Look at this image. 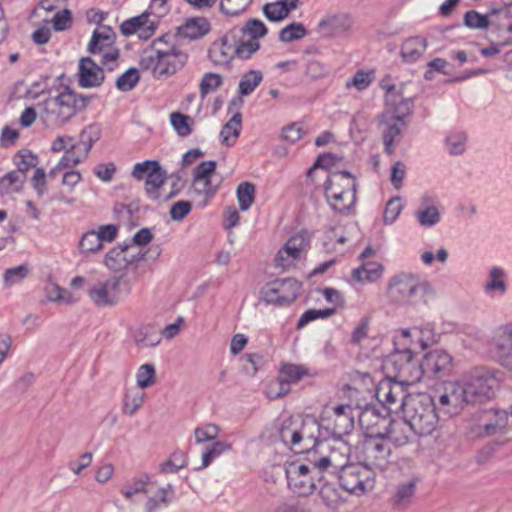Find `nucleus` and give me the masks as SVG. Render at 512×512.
I'll return each instance as SVG.
<instances>
[{
    "label": "nucleus",
    "mask_w": 512,
    "mask_h": 512,
    "mask_svg": "<svg viewBox=\"0 0 512 512\" xmlns=\"http://www.w3.org/2000/svg\"><path fill=\"white\" fill-rule=\"evenodd\" d=\"M430 327L401 328L393 337V351L384 362L390 378L413 385L421 381L420 362L413 352V337H417L422 348H426L433 339L429 336Z\"/></svg>",
    "instance_id": "f257e3e1"
},
{
    "label": "nucleus",
    "mask_w": 512,
    "mask_h": 512,
    "mask_svg": "<svg viewBox=\"0 0 512 512\" xmlns=\"http://www.w3.org/2000/svg\"><path fill=\"white\" fill-rule=\"evenodd\" d=\"M275 429L281 442L295 454L310 453L319 447V425L314 417L281 415Z\"/></svg>",
    "instance_id": "f03ea898"
},
{
    "label": "nucleus",
    "mask_w": 512,
    "mask_h": 512,
    "mask_svg": "<svg viewBox=\"0 0 512 512\" xmlns=\"http://www.w3.org/2000/svg\"><path fill=\"white\" fill-rule=\"evenodd\" d=\"M92 96H84L69 87L58 89L56 95L48 97L40 105V121L47 129H60L77 114L83 112Z\"/></svg>",
    "instance_id": "7ed1b4c3"
},
{
    "label": "nucleus",
    "mask_w": 512,
    "mask_h": 512,
    "mask_svg": "<svg viewBox=\"0 0 512 512\" xmlns=\"http://www.w3.org/2000/svg\"><path fill=\"white\" fill-rule=\"evenodd\" d=\"M403 419L413 433L431 435L438 427L440 416L432 396L427 393L409 394L403 403Z\"/></svg>",
    "instance_id": "20e7f679"
},
{
    "label": "nucleus",
    "mask_w": 512,
    "mask_h": 512,
    "mask_svg": "<svg viewBox=\"0 0 512 512\" xmlns=\"http://www.w3.org/2000/svg\"><path fill=\"white\" fill-rule=\"evenodd\" d=\"M324 197L330 208L341 215H351L357 200V182L348 171H337L323 183Z\"/></svg>",
    "instance_id": "39448f33"
},
{
    "label": "nucleus",
    "mask_w": 512,
    "mask_h": 512,
    "mask_svg": "<svg viewBox=\"0 0 512 512\" xmlns=\"http://www.w3.org/2000/svg\"><path fill=\"white\" fill-rule=\"evenodd\" d=\"M285 475L289 490L301 497L311 495L317 488V483L325 481V476L318 468L313 458L309 463L291 462L285 467Z\"/></svg>",
    "instance_id": "423d86ee"
},
{
    "label": "nucleus",
    "mask_w": 512,
    "mask_h": 512,
    "mask_svg": "<svg viewBox=\"0 0 512 512\" xmlns=\"http://www.w3.org/2000/svg\"><path fill=\"white\" fill-rule=\"evenodd\" d=\"M431 291L427 282L411 274H398L389 280L387 294L392 302L397 304L416 305Z\"/></svg>",
    "instance_id": "0eeeda50"
},
{
    "label": "nucleus",
    "mask_w": 512,
    "mask_h": 512,
    "mask_svg": "<svg viewBox=\"0 0 512 512\" xmlns=\"http://www.w3.org/2000/svg\"><path fill=\"white\" fill-rule=\"evenodd\" d=\"M239 34L240 30L230 29L220 40L212 44L208 57L215 65L228 66L235 56L249 59L257 52V45H244V42L237 38Z\"/></svg>",
    "instance_id": "6e6552de"
},
{
    "label": "nucleus",
    "mask_w": 512,
    "mask_h": 512,
    "mask_svg": "<svg viewBox=\"0 0 512 512\" xmlns=\"http://www.w3.org/2000/svg\"><path fill=\"white\" fill-rule=\"evenodd\" d=\"M409 114L408 103L401 101L396 109H386L378 116L377 125L381 131L384 151L387 155L394 154L396 145L400 143L402 132L406 127L405 118Z\"/></svg>",
    "instance_id": "1a4fd4ad"
},
{
    "label": "nucleus",
    "mask_w": 512,
    "mask_h": 512,
    "mask_svg": "<svg viewBox=\"0 0 512 512\" xmlns=\"http://www.w3.org/2000/svg\"><path fill=\"white\" fill-rule=\"evenodd\" d=\"M468 403L482 402L492 398L499 387L496 374L485 367L474 368L464 378L457 382Z\"/></svg>",
    "instance_id": "9d476101"
},
{
    "label": "nucleus",
    "mask_w": 512,
    "mask_h": 512,
    "mask_svg": "<svg viewBox=\"0 0 512 512\" xmlns=\"http://www.w3.org/2000/svg\"><path fill=\"white\" fill-rule=\"evenodd\" d=\"M188 56L177 47L167 50L156 49L153 53L143 56L140 61L143 70H150L155 78L169 77L181 69Z\"/></svg>",
    "instance_id": "9b49d317"
},
{
    "label": "nucleus",
    "mask_w": 512,
    "mask_h": 512,
    "mask_svg": "<svg viewBox=\"0 0 512 512\" xmlns=\"http://www.w3.org/2000/svg\"><path fill=\"white\" fill-rule=\"evenodd\" d=\"M301 287L295 278L277 279L261 290V297L266 304L288 306L296 300Z\"/></svg>",
    "instance_id": "f8f14e48"
},
{
    "label": "nucleus",
    "mask_w": 512,
    "mask_h": 512,
    "mask_svg": "<svg viewBox=\"0 0 512 512\" xmlns=\"http://www.w3.org/2000/svg\"><path fill=\"white\" fill-rule=\"evenodd\" d=\"M343 490L353 495H363L373 488V473L363 464H350L336 474Z\"/></svg>",
    "instance_id": "ddd939ff"
},
{
    "label": "nucleus",
    "mask_w": 512,
    "mask_h": 512,
    "mask_svg": "<svg viewBox=\"0 0 512 512\" xmlns=\"http://www.w3.org/2000/svg\"><path fill=\"white\" fill-rule=\"evenodd\" d=\"M363 465L372 470L384 471L392 463L391 447L384 437L365 440L362 448Z\"/></svg>",
    "instance_id": "4468645a"
},
{
    "label": "nucleus",
    "mask_w": 512,
    "mask_h": 512,
    "mask_svg": "<svg viewBox=\"0 0 512 512\" xmlns=\"http://www.w3.org/2000/svg\"><path fill=\"white\" fill-rule=\"evenodd\" d=\"M118 232L119 226L116 224L100 225L97 229L86 231L78 243L80 254L88 256L98 253L105 243H112L117 238Z\"/></svg>",
    "instance_id": "2eb2a0df"
},
{
    "label": "nucleus",
    "mask_w": 512,
    "mask_h": 512,
    "mask_svg": "<svg viewBox=\"0 0 512 512\" xmlns=\"http://www.w3.org/2000/svg\"><path fill=\"white\" fill-rule=\"evenodd\" d=\"M333 442V445L327 447L329 449L327 455L319 458L315 454L312 455L323 474L330 473L336 475L344 468L350 466V446L342 440H333Z\"/></svg>",
    "instance_id": "dca6fc26"
},
{
    "label": "nucleus",
    "mask_w": 512,
    "mask_h": 512,
    "mask_svg": "<svg viewBox=\"0 0 512 512\" xmlns=\"http://www.w3.org/2000/svg\"><path fill=\"white\" fill-rule=\"evenodd\" d=\"M406 383L390 378L380 383L376 390L378 400L391 413L403 412V403L408 399L406 392Z\"/></svg>",
    "instance_id": "f3484780"
},
{
    "label": "nucleus",
    "mask_w": 512,
    "mask_h": 512,
    "mask_svg": "<svg viewBox=\"0 0 512 512\" xmlns=\"http://www.w3.org/2000/svg\"><path fill=\"white\" fill-rule=\"evenodd\" d=\"M454 367L453 357L443 349L427 352L420 361L421 379L424 376L443 377L449 375Z\"/></svg>",
    "instance_id": "a211bd4d"
},
{
    "label": "nucleus",
    "mask_w": 512,
    "mask_h": 512,
    "mask_svg": "<svg viewBox=\"0 0 512 512\" xmlns=\"http://www.w3.org/2000/svg\"><path fill=\"white\" fill-rule=\"evenodd\" d=\"M318 445L323 447L329 439L341 440L343 435L349 434L354 427L353 416L322 417L318 421Z\"/></svg>",
    "instance_id": "6ab92c4d"
},
{
    "label": "nucleus",
    "mask_w": 512,
    "mask_h": 512,
    "mask_svg": "<svg viewBox=\"0 0 512 512\" xmlns=\"http://www.w3.org/2000/svg\"><path fill=\"white\" fill-rule=\"evenodd\" d=\"M489 356L504 362L512 355V322L497 327L487 342Z\"/></svg>",
    "instance_id": "aec40b11"
},
{
    "label": "nucleus",
    "mask_w": 512,
    "mask_h": 512,
    "mask_svg": "<svg viewBox=\"0 0 512 512\" xmlns=\"http://www.w3.org/2000/svg\"><path fill=\"white\" fill-rule=\"evenodd\" d=\"M120 278L112 277L98 282L88 289V295L99 307L113 306L119 298Z\"/></svg>",
    "instance_id": "412c9836"
},
{
    "label": "nucleus",
    "mask_w": 512,
    "mask_h": 512,
    "mask_svg": "<svg viewBox=\"0 0 512 512\" xmlns=\"http://www.w3.org/2000/svg\"><path fill=\"white\" fill-rule=\"evenodd\" d=\"M463 393L464 390L460 389L457 382L451 383L446 392L439 397L440 412L449 417L458 414L463 406L468 404Z\"/></svg>",
    "instance_id": "4be33fe9"
},
{
    "label": "nucleus",
    "mask_w": 512,
    "mask_h": 512,
    "mask_svg": "<svg viewBox=\"0 0 512 512\" xmlns=\"http://www.w3.org/2000/svg\"><path fill=\"white\" fill-rule=\"evenodd\" d=\"M79 85L83 88L98 87L104 81L103 66H99L90 57H83L79 62Z\"/></svg>",
    "instance_id": "5701e85b"
},
{
    "label": "nucleus",
    "mask_w": 512,
    "mask_h": 512,
    "mask_svg": "<svg viewBox=\"0 0 512 512\" xmlns=\"http://www.w3.org/2000/svg\"><path fill=\"white\" fill-rule=\"evenodd\" d=\"M150 13L144 12L136 17L125 20L120 25V31L125 36L139 32L140 38L148 39L156 30V22L149 20Z\"/></svg>",
    "instance_id": "b1692460"
},
{
    "label": "nucleus",
    "mask_w": 512,
    "mask_h": 512,
    "mask_svg": "<svg viewBox=\"0 0 512 512\" xmlns=\"http://www.w3.org/2000/svg\"><path fill=\"white\" fill-rule=\"evenodd\" d=\"M420 226L430 228L437 225L441 220L435 199L430 195H424L420 199V206L414 213Z\"/></svg>",
    "instance_id": "393cba45"
},
{
    "label": "nucleus",
    "mask_w": 512,
    "mask_h": 512,
    "mask_svg": "<svg viewBox=\"0 0 512 512\" xmlns=\"http://www.w3.org/2000/svg\"><path fill=\"white\" fill-rule=\"evenodd\" d=\"M232 30H240L237 36L239 41L244 42V45H257V51L260 49L259 38L264 37L268 33L266 25L258 19H249L242 26H235Z\"/></svg>",
    "instance_id": "a878e982"
},
{
    "label": "nucleus",
    "mask_w": 512,
    "mask_h": 512,
    "mask_svg": "<svg viewBox=\"0 0 512 512\" xmlns=\"http://www.w3.org/2000/svg\"><path fill=\"white\" fill-rule=\"evenodd\" d=\"M487 421L480 427V436L490 437L508 431V412L501 409H491L486 412Z\"/></svg>",
    "instance_id": "bb28decb"
},
{
    "label": "nucleus",
    "mask_w": 512,
    "mask_h": 512,
    "mask_svg": "<svg viewBox=\"0 0 512 512\" xmlns=\"http://www.w3.org/2000/svg\"><path fill=\"white\" fill-rule=\"evenodd\" d=\"M211 30V24L205 17H193L187 19L177 29L180 38L198 40L207 35Z\"/></svg>",
    "instance_id": "cd10ccee"
},
{
    "label": "nucleus",
    "mask_w": 512,
    "mask_h": 512,
    "mask_svg": "<svg viewBox=\"0 0 512 512\" xmlns=\"http://www.w3.org/2000/svg\"><path fill=\"white\" fill-rule=\"evenodd\" d=\"M263 80V73L260 70H249L244 73L238 84V94L239 97L233 98L229 104V110L233 106H237L238 108L243 105V100L241 97L249 96L254 92L257 86Z\"/></svg>",
    "instance_id": "c85d7f7f"
},
{
    "label": "nucleus",
    "mask_w": 512,
    "mask_h": 512,
    "mask_svg": "<svg viewBox=\"0 0 512 512\" xmlns=\"http://www.w3.org/2000/svg\"><path fill=\"white\" fill-rule=\"evenodd\" d=\"M131 244L123 242L111 248L104 257V265L111 271L122 272L129 267L128 250Z\"/></svg>",
    "instance_id": "c756f323"
},
{
    "label": "nucleus",
    "mask_w": 512,
    "mask_h": 512,
    "mask_svg": "<svg viewBox=\"0 0 512 512\" xmlns=\"http://www.w3.org/2000/svg\"><path fill=\"white\" fill-rule=\"evenodd\" d=\"M505 271L497 266L490 269L488 279L483 286V291L491 298L502 297L507 292V283L505 281Z\"/></svg>",
    "instance_id": "7c9ffc66"
},
{
    "label": "nucleus",
    "mask_w": 512,
    "mask_h": 512,
    "mask_svg": "<svg viewBox=\"0 0 512 512\" xmlns=\"http://www.w3.org/2000/svg\"><path fill=\"white\" fill-rule=\"evenodd\" d=\"M426 48V39L421 36H414L402 43L400 54L405 62L415 63L423 56Z\"/></svg>",
    "instance_id": "2f4dec72"
},
{
    "label": "nucleus",
    "mask_w": 512,
    "mask_h": 512,
    "mask_svg": "<svg viewBox=\"0 0 512 512\" xmlns=\"http://www.w3.org/2000/svg\"><path fill=\"white\" fill-rule=\"evenodd\" d=\"M417 478H411L405 482H401L396 486L394 495L391 498V503L396 509H404L412 502L415 494Z\"/></svg>",
    "instance_id": "473e14b6"
},
{
    "label": "nucleus",
    "mask_w": 512,
    "mask_h": 512,
    "mask_svg": "<svg viewBox=\"0 0 512 512\" xmlns=\"http://www.w3.org/2000/svg\"><path fill=\"white\" fill-rule=\"evenodd\" d=\"M101 132L102 130L98 124L87 125L79 134V142L73 144L74 149H78L87 158L93 145L100 139Z\"/></svg>",
    "instance_id": "72a5a7b5"
},
{
    "label": "nucleus",
    "mask_w": 512,
    "mask_h": 512,
    "mask_svg": "<svg viewBox=\"0 0 512 512\" xmlns=\"http://www.w3.org/2000/svg\"><path fill=\"white\" fill-rule=\"evenodd\" d=\"M468 140V133L465 130L452 129L444 139V146L451 156H460L466 152Z\"/></svg>",
    "instance_id": "f704fd0d"
},
{
    "label": "nucleus",
    "mask_w": 512,
    "mask_h": 512,
    "mask_svg": "<svg viewBox=\"0 0 512 512\" xmlns=\"http://www.w3.org/2000/svg\"><path fill=\"white\" fill-rule=\"evenodd\" d=\"M166 179V172L161 168L158 162L145 180V192L152 200L160 198L159 189L163 186Z\"/></svg>",
    "instance_id": "c9c22d12"
},
{
    "label": "nucleus",
    "mask_w": 512,
    "mask_h": 512,
    "mask_svg": "<svg viewBox=\"0 0 512 512\" xmlns=\"http://www.w3.org/2000/svg\"><path fill=\"white\" fill-rule=\"evenodd\" d=\"M242 127V115L239 111L235 112L230 120L225 123L220 131V137L222 143L226 146H232L235 144L236 139L240 135Z\"/></svg>",
    "instance_id": "e433bc0d"
},
{
    "label": "nucleus",
    "mask_w": 512,
    "mask_h": 512,
    "mask_svg": "<svg viewBox=\"0 0 512 512\" xmlns=\"http://www.w3.org/2000/svg\"><path fill=\"white\" fill-rule=\"evenodd\" d=\"M145 392L139 388H129L125 390L123 397L122 412L123 414L132 416L144 404Z\"/></svg>",
    "instance_id": "4c0bfd02"
},
{
    "label": "nucleus",
    "mask_w": 512,
    "mask_h": 512,
    "mask_svg": "<svg viewBox=\"0 0 512 512\" xmlns=\"http://www.w3.org/2000/svg\"><path fill=\"white\" fill-rule=\"evenodd\" d=\"M114 42H116V33L109 26H102L93 31L87 49L91 54H95V48L106 47Z\"/></svg>",
    "instance_id": "58836bf2"
},
{
    "label": "nucleus",
    "mask_w": 512,
    "mask_h": 512,
    "mask_svg": "<svg viewBox=\"0 0 512 512\" xmlns=\"http://www.w3.org/2000/svg\"><path fill=\"white\" fill-rule=\"evenodd\" d=\"M95 54L101 55L100 64L107 71H114L119 65L120 50L116 46V42L107 45L106 47L95 48Z\"/></svg>",
    "instance_id": "ea45409f"
},
{
    "label": "nucleus",
    "mask_w": 512,
    "mask_h": 512,
    "mask_svg": "<svg viewBox=\"0 0 512 512\" xmlns=\"http://www.w3.org/2000/svg\"><path fill=\"white\" fill-rule=\"evenodd\" d=\"M134 341L139 348L156 347L161 342V336L153 326L145 325L136 331Z\"/></svg>",
    "instance_id": "a19ab883"
},
{
    "label": "nucleus",
    "mask_w": 512,
    "mask_h": 512,
    "mask_svg": "<svg viewBox=\"0 0 512 512\" xmlns=\"http://www.w3.org/2000/svg\"><path fill=\"white\" fill-rule=\"evenodd\" d=\"M150 480L151 478L147 474L135 477L121 489V494L127 500H132L138 494H147L149 492Z\"/></svg>",
    "instance_id": "79ce46f5"
},
{
    "label": "nucleus",
    "mask_w": 512,
    "mask_h": 512,
    "mask_svg": "<svg viewBox=\"0 0 512 512\" xmlns=\"http://www.w3.org/2000/svg\"><path fill=\"white\" fill-rule=\"evenodd\" d=\"M232 449L231 444L224 441H215L212 445L205 448L202 453V463L201 466L197 467L195 470L199 471L204 468H207L216 458H218L223 453L230 451Z\"/></svg>",
    "instance_id": "37998d69"
},
{
    "label": "nucleus",
    "mask_w": 512,
    "mask_h": 512,
    "mask_svg": "<svg viewBox=\"0 0 512 512\" xmlns=\"http://www.w3.org/2000/svg\"><path fill=\"white\" fill-rule=\"evenodd\" d=\"M25 176L18 170L9 171L0 179V192L2 194H11L20 191Z\"/></svg>",
    "instance_id": "c03bdc74"
},
{
    "label": "nucleus",
    "mask_w": 512,
    "mask_h": 512,
    "mask_svg": "<svg viewBox=\"0 0 512 512\" xmlns=\"http://www.w3.org/2000/svg\"><path fill=\"white\" fill-rule=\"evenodd\" d=\"M383 267L378 263H367L354 269L352 276L355 280L363 282H374L382 276Z\"/></svg>",
    "instance_id": "a18cd8bd"
},
{
    "label": "nucleus",
    "mask_w": 512,
    "mask_h": 512,
    "mask_svg": "<svg viewBox=\"0 0 512 512\" xmlns=\"http://www.w3.org/2000/svg\"><path fill=\"white\" fill-rule=\"evenodd\" d=\"M413 432L410 429V425L404 422L395 423L392 425L390 431L387 434V438L397 447L404 446L410 441V433Z\"/></svg>",
    "instance_id": "49530a36"
},
{
    "label": "nucleus",
    "mask_w": 512,
    "mask_h": 512,
    "mask_svg": "<svg viewBox=\"0 0 512 512\" xmlns=\"http://www.w3.org/2000/svg\"><path fill=\"white\" fill-rule=\"evenodd\" d=\"M279 375L291 388V384L299 382L308 375V370L302 365L284 364L279 371Z\"/></svg>",
    "instance_id": "de8ad7c7"
},
{
    "label": "nucleus",
    "mask_w": 512,
    "mask_h": 512,
    "mask_svg": "<svg viewBox=\"0 0 512 512\" xmlns=\"http://www.w3.org/2000/svg\"><path fill=\"white\" fill-rule=\"evenodd\" d=\"M170 123L179 136L187 137L192 133L194 120L188 115L173 112L170 114Z\"/></svg>",
    "instance_id": "09e8293b"
},
{
    "label": "nucleus",
    "mask_w": 512,
    "mask_h": 512,
    "mask_svg": "<svg viewBox=\"0 0 512 512\" xmlns=\"http://www.w3.org/2000/svg\"><path fill=\"white\" fill-rule=\"evenodd\" d=\"M236 193L240 209L242 211L248 210L255 199L254 184L250 182H242L238 185Z\"/></svg>",
    "instance_id": "8fccbe9b"
},
{
    "label": "nucleus",
    "mask_w": 512,
    "mask_h": 512,
    "mask_svg": "<svg viewBox=\"0 0 512 512\" xmlns=\"http://www.w3.org/2000/svg\"><path fill=\"white\" fill-rule=\"evenodd\" d=\"M306 35V27L302 23L293 22L280 30L279 39L284 43H289L294 40L302 39Z\"/></svg>",
    "instance_id": "3c124183"
},
{
    "label": "nucleus",
    "mask_w": 512,
    "mask_h": 512,
    "mask_svg": "<svg viewBox=\"0 0 512 512\" xmlns=\"http://www.w3.org/2000/svg\"><path fill=\"white\" fill-rule=\"evenodd\" d=\"M219 433L220 428L218 425L214 423H205L195 428V442L197 444H202L205 442L213 441L219 436Z\"/></svg>",
    "instance_id": "603ef678"
},
{
    "label": "nucleus",
    "mask_w": 512,
    "mask_h": 512,
    "mask_svg": "<svg viewBox=\"0 0 512 512\" xmlns=\"http://www.w3.org/2000/svg\"><path fill=\"white\" fill-rule=\"evenodd\" d=\"M464 23L467 27L470 28L484 29L491 24H496V20L494 17H490L489 13L487 15H482L474 10H471L465 13Z\"/></svg>",
    "instance_id": "864d4df0"
},
{
    "label": "nucleus",
    "mask_w": 512,
    "mask_h": 512,
    "mask_svg": "<svg viewBox=\"0 0 512 512\" xmlns=\"http://www.w3.org/2000/svg\"><path fill=\"white\" fill-rule=\"evenodd\" d=\"M223 83V79L220 74L207 72L203 75L199 89L201 98H205L210 92L219 88Z\"/></svg>",
    "instance_id": "5fc2aeb1"
},
{
    "label": "nucleus",
    "mask_w": 512,
    "mask_h": 512,
    "mask_svg": "<svg viewBox=\"0 0 512 512\" xmlns=\"http://www.w3.org/2000/svg\"><path fill=\"white\" fill-rule=\"evenodd\" d=\"M291 388L283 379L278 375L276 379L271 380L265 389V395L270 400H275L287 395Z\"/></svg>",
    "instance_id": "6e6d98bb"
},
{
    "label": "nucleus",
    "mask_w": 512,
    "mask_h": 512,
    "mask_svg": "<svg viewBox=\"0 0 512 512\" xmlns=\"http://www.w3.org/2000/svg\"><path fill=\"white\" fill-rule=\"evenodd\" d=\"M168 494L169 491L166 488H159L156 495L146 501L144 505L145 512H157L161 507L167 506L171 501Z\"/></svg>",
    "instance_id": "4d7b16f0"
},
{
    "label": "nucleus",
    "mask_w": 512,
    "mask_h": 512,
    "mask_svg": "<svg viewBox=\"0 0 512 512\" xmlns=\"http://www.w3.org/2000/svg\"><path fill=\"white\" fill-rule=\"evenodd\" d=\"M139 79L138 70L131 67L117 78L116 87L123 92L130 91L137 85Z\"/></svg>",
    "instance_id": "13d9d810"
},
{
    "label": "nucleus",
    "mask_w": 512,
    "mask_h": 512,
    "mask_svg": "<svg viewBox=\"0 0 512 512\" xmlns=\"http://www.w3.org/2000/svg\"><path fill=\"white\" fill-rule=\"evenodd\" d=\"M263 13L268 20L279 22L289 15V9L285 7V4H280L276 1L265 4L263 6Z\"/></svg>",
    "instance_id": "bf43d9fd"
},
{
    "label": "nucleus",
    "mask_w": 512,
    "mask_h": 512,
    "mask_svg": "<svg viewBox=\"0 0 512 512\" xmlns=\"http://www.w3.org/2000/svg\"><path fill=\"white\" fill-rule=\"evenodd\" d=\"M156 377L155 367L152 364H143L136 374L138 388H147L154 384Z\"/></svg>",
    "instance_id": "052dcab7"
},
{
    "label": "nucleus",
    "mask_w": 512,
    "mask_h": 512,
    "mask_svg": "<svg viewBox=\"0 0 512 512\" xmlns=\"http://www.w3.org/2000/svg\"><path fill=\"white\" fill-rule=\"evenodd\" d=\"M251 0H221L220 11L227 16H238L248 7Z\"/></svg>",
    "instance_id": "680f3d73"
},
{
    "label": "nucleus",
    "mask_w": 512,
    "mask_h": 512,
    "mask_svg": "<svg viewBox=\"0 0 512 512\" xmlns=\"http://www.w3.org/2000/svg\"><path fill=\"white\" fill-rule=\"evenodd\" d=\"M403 209L400 197L391 198L385 206L383 221L385 224H392L396 221Z\"/></svg>",
    "instance_id": "e2e57ef3"
},
{
    "label": "nucleus",
    "mask_w": 512,
    "mask_h": 512,
    "mask_svg": "<svg viewBox=\"0 0 512 512\" xmlns=\"http://www.w3.org/2000/svg\"><path fill=\"white\" fill-rule=\"evenodd\" d=\"M85 159L87 158L84 157L83 154L78 151V149H74L72 144L71 147L65 151L64 155L59 160L58 168L65 169L75 167Z\"/></svg>",
    "instance_id": "0e129e2a"
},
{
    "label": "nucleus",
    "mask_w": 512,
    "mask_h": 512,
    "mask_svg": "<svg viewBox=\"0 0 512 512\" xmlns=\"http://www.w3.org/2000/svg\"><path fill=\"white\" fill-rule=\"evenodd\" d=\"M450 63L443 58H435L427 64V70L424 73L426 80H432L434 78V72H438L443 75H449Z\"/></svg>",
    "instance_id": "69168bd1"
},
{
    "label": "nucleus",
    "mask_w": 512,
    "mask_h": 512,
    "mask_svg": "<svg viewBox=\"0 0 512 512\" xmlns=\"http://www.w3.org/2000/svg\"><path fill=\"white\" fill-rule=\"evenodd\" d=\"M370 322L371 317L368 315H365L360 319L351 334L350 342L352 344L358 345L368 337Z\"/></svg>",
    "instance_id": "338daca9"
},
{
    "label": "nucleus",
    "mask_w": 512,
    "mask_h": 512,
    "mask_svg": "<svg viewBox=\"0 0 512 512\" xmlns=\"http://www.w3.org/2000/svg\"><path fill=\"white\" fill-rule=\"evenodd\" d=\"M372 83V75L370 72L358 70L354 76L346 82V87H355L357 90L362 91L367 89Z\"/></svg>",
    "instance_id": "774afa93"
}]
</instances>
